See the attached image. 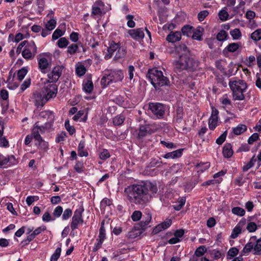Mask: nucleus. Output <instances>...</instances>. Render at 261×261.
<instances>
[{
	"label": "nucleus",
	"instance_id": "nucleus-36",
	"mask_svg": "<svg viewBox=\"0 0 261 261\" xmlns=\"http://www.w3.org/2000/svg\"><path fill=\"white\" fill-rule=\"evenodd\" d=\"M250 38L254 41H259L261 39V28L258 29L252 33L250 35Z\"/></svg>",
	"mask_w": 261,
	"mask_h": 261
},
{
	"label": "nucleus",
	"instance_id": "nucleus-56",
	"mask_svg": "<svg viewBox=\"0 0 261 261\" xmlns=\"http://www.w3.org/2000/svg\"><path fill=\"white\" fill-rule=\"evenodd\" d=\"M126 19L127 20V25L130 28L135 27V22L134 21V16L132 15H127L126 16Z\"/></svg>",
	"mask_w": 261,
	"mask_h": 261
},
{
	"label": "nucleus",
	"instance_id": "nucleus-14",
	"mask_svg": "<svg viewBox=\"0 0 261 261\" xmlns=\"http://www.w3.org/2000/svg\"><path fill=\"white\" fill-rule=\"evenodd\" d=\"M63 67L61 66H56L53 68L51 71L48 73V81L56 83L58 81L62 74Z\"/></svg>",
	"mask_w": 261,
	"mask_h": 261
},
{
	"label": "nucleus",
	"instance_id": "nucleus-22",
	"mask_svg": "<svg viewBox=\"0 0 261 261\" xmlns=\"http://www.w3.org/2000/svg\"><path fill=\"white\" fill-rule=\"evenodd\" d=\"M181 38V34L180 32H171L166 37V40L169 42L175 43L179 41Z\"/></svg>",
	"mask_w": 261,
	"mask_h": 261
},
{
	"label": "nucleus",
	"instance_id": "nucleus-15",
	"mask_svg": "<svg viewBox=\"0 0 261 261\" xmlns=\"http://www.w3.org/2000/svg\"><path fill=\"white\" fill-rule=\"evenodd\" d=\"M32 99L34 105L38 108H42L48 100L45 96H42L40 93L38 92L33 94Z\"/></svg>",
	"mask_w": 261,
	"mask_h": 261
},
{
	"label": "nucleus",
	"instance_id": "nucleus-54",
	"mask_svg": "<svg viewBox=\"0 0 261 261\" xmlns=\"http://www.w3.org/2000/svg\"><path fill=\"white\" fill-rule=\"evenodd\" d=\"M62 213V220H67L71 216L72 211L70 208H66L64 212L63 211Z\"/></svg>",
	"mask_w": 261,
	"mask_h": 261
},
{
	"label": "nucleus",
	"instance_id": "nucleus-12",
	"mask_svg": "<svg viewBox=\"0 0 261 261\" xmlns=\"http://www.w3.org/2000/svg\"><path fill=\"white\" fill-rule=\"evenodd\" d=\"M149 109L153 115L159 119L164 116L166 110L165 106L161 103H149Z\"/></svg>",
	"mask_w": 261,
	"mask_h": 261
},
{
	"label": "nucleus",
	"instance_id": "nucleus-39",
	"mask_svg": "<svg viewBox=\"0 0 261 261\" xmlns=\"http://www.w3.org/2000/svg\"><path fill=\"white\" fill-rule=\"evenodd\" d=\"M57 21L55 19H50L45 24V28L48 29V30H50L51 31L53 30L56 26Z\"/></svg>",
	"mask_w": 261,
	"mask_h": 261
},
{
	"label": "nucleus",
	"instance_id": "nucleus-35",
	"mask_svg": "<svg viewBox=\"0 0 261 261\" xmlns=\"http://www.w3.org/2000/svg\"><path fill=\"white\" fill-rule=\"evenodd\" d=\"M211 164L209 162L201 163L196 166V168L198 172H202L203 171L208 169L210 167Z\"/></svg>",
	"mask_w": 261,
	"mask_h": 261
},
{
	"label": "nucleus",
	"instance_id": "nucleus-40",
	"mask_svg": "<svg viewBox=\"0 0 261 261\" xmlns=\"http://www.w3.org/2000/svg\"><path fill=\"white\" fill-rule=\"evenodd\" d=\"M79 46L77 44L72 43L67 47V53L70 55H74L77 51Z\"/></svg>",
	"mask_w": 261,
	"mask_h": 261
},
{
	"label": "nucleus",
	"instance_id": "nucleus-55",
	"mask_svg": "<svg viewBox=\"0 0 261 261\" xmlns=\"http://www.w3.org/2000/svg\"><path fill=\"white\" fill-rule=\"evenodd\" d=\"M99 156L100 159L106 160L110 157V154L107 149H103L100 152Z\"/></svg>",
	"mask_w": 261,
	"mask_h": 261
},
{
	"label": "nucleus",
	"instance_id": "nucleus-47",
	"mask_svg": "<svg viewBox=\"0 0 261 261\" xmlns=\"http://www.w3.org/2000/svg\"><path fill=\"white\" fill-rule=\"evenodd\" d=\"M125 119V117L123 115H117L113 118V123L115 125H121Z\"/></svg>",
	"mask_w": 261,
	"mask_h": 261
},
{
	"label": "nucleus",
	"instance_id": "nucleus-58",
	"mask_svg": "<svg viewBox=\"0 0 261 261\" xmlns=\"http://www.w3.org/2000/svg\"><path fill=\"white\" fill-rule=\"evenodd\" d=\"M142 217V213L139 211H135L132 215L131 218L134 221H139Z\"/></svg>",
	"mask_w": 261,
	"mask_h": 261
},
{
	"label": "nucleus",
	"instance_id": "nucleus-48",
	"mask_svg": "<svg viewBox=\"0 0 261 261\" xmlns=\"http://www.w3.org/2000/svg\"><path fill=\"white\" fill-rule=\"evenodd\" d=\"M65 33L64 31H62L59 29H57L52 35V39L53 40H56L59 38L60 37L64 35Z\"/></svg>",
	"mask_w": 261,
	"mask_h": 261
},
{
	"label": "nucleus",
	"instance_id": "nucleus-3",
	"mask_svg": "<svg viewBox=\"0 0 261 261\" xmlns=\"http://www.w3.org/2000/svg\"><path fill=\"white\" fill-rule=\"evenodd\" d=\"M174 69L176 72H180L186 70L191 71L196 68L198 64L193 58L190 57L188 54L180 55L178 60L175 61Z\"/></svg>",
	"mask_w": 261,
	"mask_h": 261
},
{
	"label": "nucleus",
	"instance_id": "nucleus-19",
	"mask_svg": "<svg viewBox=\"0 0 261 261\" xmlns=\"http://www.w3.org/2000/svg\"><path fill=\"white\" fill-rule=\"evenodd\" d=\"M226 248L223 246H220L219 248L213 249V260L223 259L225 256Z\"/></svg>",
	"mask_w": 261,
	"mask_h": 261
},
{
	"label": "nucleus",
	"instance_id": "nucleus-2",
	"mask_svg": "<svg viewBox=\"0 0 261 261\" xmlns=\"http://www.w3.org/2000/svg\"><path fill=\"white\" fill-rule=\"evenodd\" d=\"M228 84L232 92L233 100H243L245 99L244 93L247 88L246 82L243 80L234 78L229 81Z\"/></svg>",
	"mask_w": 261,
	"mask_h": 261
},
{
	"label": "nucleus",
	"instance_id": "nucleus-11",
	"mask_svg": "<svg viewBox=\"0 0 261 261\" xmlns=\"http://www.w3.org/2000/svg\"><path fill=\"white\" fill-rule=\"evenodd\" d=\"M57 91L58 87L56 84L48 81L44 83L43 92L48 100L55 97Z\"/></svg>",
	"mask_w": 261,
	"mask_h": 261
},
{
	"label": "nucleus",
	"instance_id": "nucleus-25",
	"mask_svg": "<svg viewBox=\"0 0 261 261\" xmlns=\"http://www.w3.org/2000/svg\"><path fill=\"white\" fill-rule=\"evenodd\" d=\"M34 139L35 141H37L36 145H38V148L42 150H46L48 149V142L45 141L42 137L35 138Z\"/></svg>",
	"mask_w": 261,
	"mask_h": 261
},
{
	"label": "nucleus",
	"instance_id": "nucleus-46",
	"mask_svg": "<svg viewBox=\"0 0 261 261\" xmlns=\"http://www.w3.org/2000/svg\"><path fill=\"white\" fill-rule=\"evenodd\" d=\"M254 243L252 241L248 242L244 247L243 250L242 251V254L245 255L247 253H248L250 252V251L253 249Z\"/></svg>",
	"mask_w": 261,
	"mask_h": 261
},
{
	"label": "nucleus",
	"instance_id": "nucleus-13",
	"mask_svg": "<svg viewBox=\"0 0 261 261\" xmlns=\"http://www.w3.org/2000/svg\"><path fill=\"white\" fill-rule=\"evenodd\" d=\"M18 161L14 155L4 156L0 153V168H4L16 165Z\"/></svg>",
	"mask_w": 261,
	"mask_h": 261
},
{
	"label": "nucleus",
	"instance_id": "nucleus-53",
	"mask_svg": "<svg viewBox=\"0 0 261 261\" xmlns=\"http://www.w3.org/2000/svg\"><path fill=\"white\" fill-rule=\"evenodd\" d=\"M218 16L220 20L225 21L227 20L229 14L225 9H222L219 12Z\"/></svg>",
	"mask_w": 261,
	"mask_h": 261
},
{
	"label": "nucleus",
	"instance_id": "nucleus-31",
	"mask_svg": "<svg viewBox=\"0 0 261 261\" xmlns=\"http://www.w3.org/2000/svg\"><path fill=\"white\" fill-rule=\"evenodd\" d=\"M193 29L194 28L192 26L186 25L182 28L181 32L184 35L190 37L193 33Z\"/></svg>",
	"mask_w": 261,
	"mask_h": 261
},
{
	"label": "nucleus",
	"instance_id": "nucleus-52",
	"mask_svg": "<svg viewBox=\"0 0 261 261\" xmlns=\"http://www.w3.org/2000/svg\"><path fill=\"white\" fill-rule=\"evenodd\" d=\"M63 213V208L61 206L58 205L57 206L53 212V216L54 217V218L55 219L57 218H59Z\"/></svg>",
	"mask_w": 261,
	"mask_h": 261
},
{
	"label": "nucleus",
	"instance_id": "nucleus-10",
	"mask_svg": "<svg viewBox=\"0 0 261 261\" xmlns=\"http://www.w3.org/2000/svg\"><path fill=\"white\" fill-rule=\"evenodd\" d=\"M84 211L82 205H79L77 208L74 212V215L72 218L70 223V227L72 230L78 228L79 225L82 224L83 220L82 218V214Z\"/></svg>",
	"mask_w": 261,
	"mask_h": 261
},
{
	"label": "nucleus",
	"instance_id": "nucleus-60",
	"mask_svg": "<svg viewBox=\"0 0 261 261\" xmlns=\"http://www.w3.org/2000/svg\"><path fill=\"white\" fill-rule=\"evenodd\" d=\"M246 229L250 232H254L257 229V225L255 223L253 222H249L247 224Z\"/></svg>",
	"mask_w": 261,
	"mask_h": 261
},
{
	"label": "nucleus",
	"instance_id": "nucleus-38",
	"mask_svg": "<svg viewBox=\"0 0 261 261\" xmlns=\"http://www.w3.org/2000/svg\"><path fill=\"white\" fill-rule=\"evenodd\" d=\"M151 215L149 214H147L143 216V219L141 221V226L144 227L149 224L151 220Z\"/></svg>",
	"mask_w": 261,
	"mask_h": 261
},
{
	"label": "nucleus",
	"instance_id": "nucleus-42",
	"mask_svg": "<svg viewBox=\"0 0 261 261\" xmlns=\"http://www.w3.org/2000/svg\"><path fill=\"white\" fill-rule=\"evenodd\" d=\"M177 51L179 53L180 55H185L188 54L190 55L189 51L186 46V45L182 44H180L178 46L176 47Z\"/></svg>",
	"mask_w": 261,
	"mask_h": 261
},
{
	"label": "nucleus",
	"instance_id": "nucleus-59",
	"mask_svg": "<svg viewBox=\"0 0 261 261\" xmlns=\"http://www.w3.org/2000/svg\"><path fill=\"white\" fill-rule=\"evenodd\" d=\"M206 251V249L205 246H200L196 250L194 254L196 256H201Z\"/></svg>",
	"mask_w": 261,
	"mask_h": 261
},
{
	"label": "nucleus",
	"instance_id": "nucleus-16",
	"mask_svg": "<svg viewBox=\"0 0 261 261\" xmlns=\"http://www.w3.org/2000/svg\"><path fill=\"white\" fill-rule=\"evenodd\" d=\"M127 33L132 39L136 41H140L144 37V33L142 28L129 30Z\"/></svg>",
	"mask_w": 261,
	"mask_h": 261
},
{
	"label": "nucleus",
	"instance_id": "nucleus-7",
	"mask_svg": "<svg viewBox=\"0 0 261 261\" xmlns=\"http://www.w3.org/2000/svg\"><path fill=\"white\" fill-rule=\"evenodd\" d=\"M54 130L51 122H45L44 124H40L38 121L34 123L31 130L34 139L42 137L41 135L51 133Z\"/></svg>",
	"mask_w": 261,
	"mask_h": 261
},
{
	"label": "nucleus",
	"instance_id": "nucleus-41",
	"mask_svg": "<svg viewBox=\"0 0 261 261\" xmlns=\"http://www.w3.org/2000/svg\"><path fill=\"white\" fill-rule=\"evenodd\" d=\"M230 34L233 40H239L242 36V34L239 29H234L230 31Z\"/></svg>",
	"mask_w": 261,
	"mask_h": 261
},
{
	"label": "nucleus",
	"instance_id": "nucleus-34",
	"mask_svg": "<svg viewBox=\"0 0 261 261\" xmlns=\"http://www.w3.org/2000/svg\"><path fill=\"white\" fill-rule=\"evenodd\" d=\"M186 202V198L184 197H180L173 205L174 208L176 211L180 210L185 205Z\"/></svg>",
	"mask_w": 261,
	"mask_h": 261
},
{
	"label": "nucleus",
	"instance_id": "nucleus-49",
	"mask_svg": "<svg viewBox=\"0 0 261 261\" xmlns=\"http://www.w3.org/2000/svg\"><path fill=\"white\" fill-rule=\"evenodd\" d=\"M253 250L254 251V253L255 254H259L261 251V240L258 239L255 242H253Z\"/></svg>",
	"mask_w": 261,
	"mask_h": 261
},
{
	"label": "nucleus",
	"instance_id": "nucleus-62",
	"mask_svg": "<svg viewBox=\"0 0 261 261\" xmlns=\"http://www.w3.org/2000/svg\"><path fill=\"white\" fill-rule=\"evenodd\" d=\"M220 101L221 103L224 106L230 105V100L228 98L227 94L223 95L220 98Z\"/></svg>",
	"mask_w": 261,
	"mask_h": 261
},
{
	"label": "nucleus",
	"instance_id": "nucleus-27",
	"mask_svg": "<svg viewBox=\"0 0 261 261\" xmlns=\"http://www.w3.org/2000/svg\"><path fill=\"white\" fill-rule=\"evenodd\" d=\"M83 89L87 93H91L93 90V84L91 80L88 79L83 82Z\"/></svg>",
	"mask_w": 261,
	"mask_h": 261
},
{
	"label": "nucleus",
	"instance_id": "nucleus-28",
	"mask_svg": "<svg viewBox=\"0 0 261 261\" xmlns=\"http://www.w3.org/2000/svg\"><path fill=\"white\" fill-rule=\"evenodd\" d=\"M222 153L224 156L226 158H229L232 155L233 152L230 144L227 143L224 145Z\"/></svg>",
	"mask_w": 261,
	"mask_h": 261
},
{
	"label": "nucleus",
	"instance_id": "nucleus-44",
	"mask_svg": "<svg viewBox=\"0 0 261 261\" xmlns=\"http://www.w3.org/2000/svg\"><path fill=\"white\" fill-rule=\"evenodd\" d=\"M68 44L69 41L65 37L60 38L57 42L58 46L61 48L66 47Z\"/></svg>",
	"mask_w": 261,
	"mask_h": 261
},
{
	"label": "nucleus",
	"instance_id": "nucleus-5",
	"mask_svg": "<svg viewBox=\"0 0 261 261\" xmlns=\"http://www.w3.org/2000/svg\"><path fill=\"white\" fill-rule=\"evenodd\" d=\"M124 78L121 70H106L101 78L100 84L103 88H106L112 83L121 82Z\"/></svg>",
	"mask_w": 261,
	"mask_h": 261
},
{
	"label": "nucleus",
	"instance_id": "nucleus-26",
	"mask_svg": "<svg viewBox=\"0 0 261 261\" xmlns=\"http://www.w3.org/2000/svg\"><path fill=\"white\" fill-rule=\"evenodd\" d=\"M85 147V142L84 140H81L79 144L77 147L78 154L80 156L87 157L88 156V152L87 150H84Z\"/></svg>",
	"mask_w": 261,
	"mask_h": 261
},
{
	"label": "nucleus",
	"instance_id": "nucleus-30",
	"mask_svg": "<svg viewBox=\"0 0 261 261\" xmlns=\"http://www.w3.org/2000/svg\"><path fill=\"white\" fill-rule=\"evenodd\" d=\"M202 28L201 27H198L196 29H193V33L191 37L193 39L197 40H201Z\"/></svg>",
	"mask_w": 261,
	"mask_h": 261
},
{
	"label": "nucleus",
	"instance_id": "nucleus-33",
	"mask_svg": "<svg viewBox=\"0 0 261 261\" xmlns=\"http://www.w3.org/2000/svg\"><path fill=\"white\" fill-rule=\"evenodd\" d=\"M226 173L225 171L221 170L213 175V184L214 182L219 184L222 181V177Z\"/></svg>",
	"mask_w": 261,
	"mask_h": 261
},
{
	"label": "nucleus",
	"instance_id": "nucleus-43",
	"mask_svg": "<svg viewBox=\"0 0 261 261\" xmlns=\"http://www.w3.org/2000/svg\"><path fill=\"white\" fill-rule=\"evenodd\" d=\"M228 37V34L224 30H221L217 35V39L220 41L226 40Z\"/></svg>",
	"mask_w": 261,
	"mask_h": 261
},
{
	"label": "nucleus",
	"instance_id": "nucleus-24",
	"mask_svg": "<svg viewBox=\"0 0 261 261\" xmlns=\"http://www.w3.org/2000/svg\"><path fill=\"white\" fill-rule=\"evenodd\" d=\"M182 149H179L175 151L168 152L164 155L165 159H175L180 157L182 154Z\"/></svg>",
	"mask_w": 261,
	"mask_h": 261
},
{
	"label": "nucleus",
	"instance_id": "nucleus-17",
	"mask_svg": "<svg viewBox=\"0 0 261 261\" xmlns=\"http://www.w3.org/2000/svg\"><path fill=\"white\" fill-rule=\"evenodd\" d=\"M246 219L242 218L237 225L232 229L230 237L232 239L237 238L239 235L241 233L242 228L246 224Z\"/></svg>",
	"mask_w": 261,
	"mask_h": 261
},
{
	"label": "nucleus",
	"instance_id": "nucleus-18",
	"mask_svg": "<svg viewBox=\"0 0 261 261\" xmlns=\"http://www.w3.org/2000/svg\"><path fill=\"white\" fill-rule=\"evenodd\" d=\"M39 116L41 118L46 119L47 120L46 122H51L52 126H54L55 115L52 111L49 110L43 111L39 113Z\"/></svg>",
	"mask_w": 261,
	"mask_h": 261
},
{
	"label": "nucleus",
	"instance_id": "nucleus-45",
	"mask_svg": "<svg viewBox=\"0 0 261 261\" xmlns=\"http://www.w3.org/2000/svg\"><path fill=\"white\" fill-rule=\"evenodd\" d=\"M28 73V69L27 67H23L19 69L17 72V79L19 81H22L27 73Z\"/></svg>",
	"mask_w": 261,
	"mask_h": 261
},
{
	"label": "nucleus",
	"instance_id": "nucleus-23",
	"mask_svg": "<svg viewBox=\"0 0 261 261\" xmlns=\"http://www.w3.org/2000/svg\"><path fill=\"white\" fill-rule=\"evenodd\" d=\"M240 46L239 43L233 42L229 43L223 50V53L224 54L229 53H233L237 51Z\"/></svg>",
	"mask_w": 261,
	"mask_h": 261
},
{
	"label": "nucleus",
	"instance_id": "nucleus-9",
	"mask_svg": "<svg viewBox=\"0 0 261 261\" xmlns=\"http://www.w3.org/2000/svg\"><path fill=\"white\" fill-rule=\"evenodd\" d=\"M37 52V46L33 41H27L22 51V56L27 60L33 59Z\"/></svg>",
	"mask_w": 261,
	"mask_h": 261
},
{
	"label": "nucleus",
	"instance_id": "nucleus-37",
	"mask_svg": "<svg viewBox=\"0 0 261 261\" xmlns=\"http://www.w3.org/2000/svg\"><path fill=\"white\" fill-rule=\"evenodd\" d=\"M231 212L233 214L240 217H242L245 214V211L244 209L238 206L233 207L231 210Z\"/></svg>",
	"mask_w": 261,
	"mask_h": 261
},
{
	"label": "nucleus",
	"instance_id": "nucleus-32",
	"mask_svg": "<svg viewBox=\"0 0 261 261\" xmlns=\"http://www.w3.org/2000/svg\"><path fill=\"white\" fill-rule=\"evenodd\" d=\"M86 70H87L85 66L81 63H80L76 66L75 72L79 76L84 75L85 74Z\"/></svg>",
	"mask_w": 261,
	"mask_h": 261
},
{
	"label": "nucleus",
	"instance_id": "nucleus-61",
	"mask_svg": "<svg viewBox=\"0 0 261 261\" xmlns=\"http://www.w3.org/2000/svg\"><path fill=\"white\" fill-rule=\"evenodd\" d=\"M98 238L104 240L106 238V230L104 228V222L101 223V225L99 229V233Z\"/></svg>",
	"mask_w": 261,
	"mask_h": 261
},
{
	"label": "nucleus",
	"instance_id": "nucleus-6",
	"mask_svg": "<svg viewBox=\"0 0 261 261\" xmlns=\"http://www.w3.org/2000/svg\"><path fill=\"white\" fill-rule=\"evenodd\" d=\"M115 53L114 60H117L119 59L124 57L126 54L125 48L121 46L119 43H116L112 41L110 42L109 46L107 49V53L105 56V59H110L114 53Z\"/></svg>",
	"mask_w": 261,
	"mask_h": 261
},
{
	"label": "nucleus",
	"instance_id": "nucleus-63",
	"mask_svg": "<svg viewBox=\"0 0 261 261\" xmlns=\"http://www.w3.org/2000/svg\"><path fill=\"white\" fill-rule=\"evenodd\" d=\"M42 221L48 222L51 221H54L55 218H53L49 212H46L42 216Z\"/></svg>",
	"mask_w": 261,
	"mask_h": 261
},
{
	"label": "nucleus",
	"instance_id": "nucleus-64",
	"mask_svg": "<svg viewBox=\"0 0 261 261\" xmlns=\"http://www.w3.org/2000/svg\"><path fill=\"white\" fill-rule=\"evenodd\" d=\"M140 232L137 229H133L128 232L127 237L128 238L134 239L139 236L140 234Z\"/></svg>",
	"mask_w": 261,
	"mask_h": 261
},
{
	"label": "nucleus",
	"instance_id": "nucleus-8",
	"mask_svg": "<svg viewBox=\"0 0 261 261\" xmlns=\"http://www.w3.org/2000/svg\"><path fill=\"white\" fill-rule=\"evenodd\" d=\"M39 69L42 73H47L51 67V58L49 54L45 53L37 56Z\"/></svg>",
	"mask_w": 261,
	"mask_h": 261
},
{
	"label": "nucleus",
	"instance_id": "nucleus-20",
	"mask_svg": "<svg viewBox=\"0 0 261 261\" xmlns=\"http://www.w3.org/2000/svg\"><path fill=\"white\" fill-rule=\"evenodd\" d=\"M103 6L104 4L101 1H96L92 6L91 16L100 15Z\"/></svg>",
	"mask_w": 261,
	"mask_h": 261
},
{
	"label": "nucleus",
	"instance_id": "nucleus-4",
	"mask_svg": "<svg viewBox=\"0 0 261 261\" xmlns=\"http://www.w3.org/2000/svg\"><path fill=\"white\" fill-rule=\"evenodd\" d=\"M147 77L151 84L155 89L164 86L169 85L170 82L168 78L164 76L162 71L154 68L148 70Z\"/></svg>",
	"mask_w": 261,
	"mask_h": 261
},
{
	"label": "nucleus",
	"instance_id": "nucleus-1",
	"mask_svg": "<svg viewBox=\"0 0 261 261\" xmlns=\"http://www.w3.org/2000/svg\"><path fill=\"white\" fill-rule=\"evenodd\" d=\"M157 191L158 188L155 184L147 181L142 185L128 186L125 189L124 193L130 202L143 205L150 200Z\"/></svg>",
	"mask_w": 261,
	"mask_h": 261
},
{
	"label": "nucleus",
	"instance_id": "nucleus-57",
	"mask_svg": "<svg viewBox=\"0 0 261 261\" xmlns=\"http://www.w3.org/2000/svg\"><path fill=\"white\" fill-rule=\"evenodd\" d=\"M65 126L70 135H73L75 133V130L74 127L73 126L70 125L69 120L65 121Z\"/></svg>",
	"mask_w": 261,
	"mask_h": 261
},
{
	"label": "nucleus",
	"instance_id": "nucleus-50",
	"mask_svg": "<svg viewBox=\"0 0 261 261\" xmlns=\"http://www.w3.org/2000/svg\"><path fill=\"white\" fill-rule=\"evenodd\" d=\"M61 248H57L55 251L54 253L51 256L50 261H57L61 255Z\"/></svg>",
	"mask_w": 261,
	"mask_h": 261
},
{
	"label": "nucleus",
	"instance_id": "nucleus-21",
	"mask_svg": "<svg viewBox=\"0 0 261 261\" xmlns=\"http://www.w3.org/2000/svg\"><path fill=\"white\" fill-rule=\"evenodd\" d=\"M172 224V220L171 219H167L164 222L158 224L156 226L153 230V232L154 233H158L160 231L165 230L170 226Z\"/></svg>",
	"mask_w": 261,
	"mask_h": 261
},
{
	"label": "nucleus",
	"instance_id": "nucleus-51",
	"mask_svg": "<svg viewBox=\"0 0 261 261\" xmlns=\"http://www.w3.org/2000/svg\"><path fill=\"white\" fill-rule=\"evenodd\" d=\"M149 132V127L146 125H141L140 127L138 136L139 137H144Z\"/></svg>",
	"mask_w": 261,
	"mask_h": 261
},
{
	"label": "nucleus",
	"instance_id": "nucleus-29",
	"mask_svg": "<svg viewBox=\"0 0 261 261\" xmlns=\"http://www.w3.org/2000/svg\"><path fill=\"white\" fill-rule=\"evenodd\" d=\"M247 130V126L245 124H239L233 128V132L236 135H240Z\"/></svg>",
	"mask_w": 261,
	"mask_h": 261
}]
</instances>
